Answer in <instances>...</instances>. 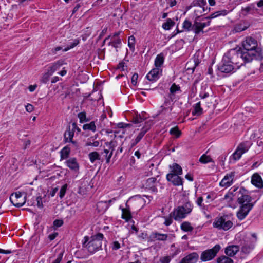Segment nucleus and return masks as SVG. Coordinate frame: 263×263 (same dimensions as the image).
I'll use <instances>...</instances> for the list:
<instances>
[{
	"label": "nucleus",
	"mask_w": 263,
	"mask_h": 263,
	"mask_svg": "<svg viewBox=\"0 0 263 263\" xmlns=\"http://www.w3.org/2000/svg\"><path fill=\"white\" fill-rule=\"evenodd\" d=\"M63 64V63L62 61H58L49 66L47 70H48L50 73L53 74L55 71L59 70Z\"/></svg>",
	"instance_id": "nucleus-25"
},
{
	"label": "nucleus",
	"mask_w": 263,
	"mask_h": 263,
	"mask_svg": "<svg viewBox=\"0 0 263 263\" xmlns=\"http://www.w3.org/2000/svg\"><path fill=\"white\" fill-rule=\"evenodd\" d=\"M239 250V247L237 245H232L225 249V253L229 256H234Z\"/></svg>",
	"instance_id": "nucleus-23"
},
{
	"label": "nucleus",
	"mask_w": 263,
	"mask_h": 263,
	"mask_svg": "<svg viewBox=\"0 0 263 263\" xmlns=\"http://www.w3.org/2000/svg\"><path fill=\"white\" fill-rule=\"evenodd\" d=\"M52 74L50 73V72L47 70V72L45 73L42 77L41 80V82L43 83H46L49 80V77Z\"/></svg>",
	"instance_id": "nucleus-43"
},
{
	"label": "nucleus",
	"mask_w": 263,
	"mask_h": 263,
	"mask_svg": "<svg viewBox=\"0 0 263 263\" xmlns=\"http://www.w3.org/2000/svg\"><path fill=\"white\" fill-rule=\"evenodd\" d=\"M257 42L253 37L248 36L242 42V46L245 50H257Z\"/></svg>",
	"instance_id": "nucleus-11"
},
{
	"label": "nucleus",
	"mask_w": 263,
	"mask_h": 263,
	"mask_svg": "<svg viewBox=\"0 0 263 263\" xmlns=\"http://www.w3.org/2000/svg\"><path fill=\"white\" fill-rule=\"evenodd\" d=\"M109 153H110V152L107 149V148L104 147V151L103 153H102V154L103 155V157H105V158L106 159V163H107V159H108V154L109 155Z\"/></svg>",
	"instance_id": "nucleus-59"
},
{
	"label": "nucleus",
	"mask_w": 263,
	"mask_h": 263,
	"mask_svg": "<svg viewBox=\"0 0 263 263\" xmlns=\"http://www.w3.org/2000/svg\"><path fill=\"white\" fill-rule=\"evenodd\" d=\"M198 19L199 17L196 18L192 26V29L196 34H198L201 32L203 33V28L209 26L211 23V21H208L207 22H201L199 21Z\"/></svg>",
	"instance_id": "nucleus-10"
},
{
	"label": "nucleus",
	"mask_w": 263,
	"mask_h": 263,
	"mask_svg": "<svg viewBox=\"0 0 263 263\" xmlns=\"http://www.w3.org/2000/svg\"><path fill=\"white\" fill-rule=\"evenodd\" d=\"M180 229L182 231L185 232H192L194 228L191 226V223L189 221L183 222L180 226Z\"/></svg>",
	"instance_id": "nucleus-30"
},
{
	"label": "nucleus",
	"mask_w": 263,
	"mask_h": 263,
	"mask_svg": "<svg viewBox=\"0 0 263 263\" xmlns=\"http://www.w3.org/2000/svg\"><path fill=\"white\" fill-rule=\"evenodd\" d=\"M202 113V108L201 107L200 102L196 103L194 106V110L192 112L193 116H200Z\"/></svg>",
	"instance_id": "nucleus-31"
},
{
	"label": "nucleus",
	"mask_w": 263,
	"mask_h": 263,
	"mask_svg": "<svg viewBox=\"0 0 263 263\" xmlns=\"http://www.w3.org/2000/svg\"><path fill=\"white\" fill-rule=\"evenodd\" d=\"M117 146V142L115 140H111L109 142L105 143V148L110 152L109 155L108 154L107 163H109L110 158H111L113 152L115 150V148Z\"/></svg>",
	"instance_id": "nucleus-19"
},
{
	"label": "nucleus",
	"mask_w": 263,
	"mask_h": 263,
	"mask_svg": "<svg viewBox=\"0 0 263 263\" xmlns=\"http://www.w3.org/2000/svg\"><path fill=\"white\" fill-rule=\"evenodd\" d=\"M116 200V199L115 198H112V199L111 200H109L107 201H105V202H103V201H100V202H99L97 204V208H99V206H100L102 204H105L106 205V208H108V205H107V204H110V203H111L112 202H114Z\"/></svg>",
	"instance_id": "nucleus-50"
},
{
	"label": "nucleus",
	"mask_w": 263,
	"mask_h": 263,
	"mask_svg": "<svg viewBox=\"0 0 263 263\" xmlns=\"http://www.w3.org/2000/svg\"><path fill=\"white\" fill-rule=\"evenodd\" d=\"M252 144V143L250 140L240 143L235 151L230 157V160L233 159L234 161L238 160L243 154L248 151Z\"/></svg>",
	"instance_id": "nucleus-7"
},
{
	"label": "nucleus",
	"mask_w": 263,
	"mask_h": 263,
	"mask_svg": "<svg viewBox=\"0 0 263 263\" xmlns=\"http://www.w3.org/2000/svg\"><path fill=\"white\" fill-rule=\"evenodd\" d=\"M129 126V124L124 123H118V126L119 128H121V129L119 131V132L121 131L122 133L124 134V128ZM116 133H118V132H116Z\"/></svg>",
	"instance_id": "nucleus-51"
},
{
	"label": "nucleus",
	"mask_w": 263,
	"mask_h": 263,
	"mask_svg": "<svg viewBox=\"0 0 263 263\" xmlns=\"http://www.w3.org/2000/svg\"><path fill=\"white\" fill-rule=\"evenodd\" d=\"M170 90L171 93L173 95L175 93H176L177 91H180V87L178 85H176L175 83H173L172 85V86L170 89Z\"/></svg>",
	"instance_id": "nucleus-47"
},
{
	"label": "nucleus",
	"mask_w": 263,
	"mask_h": 263,
	"mask_svg": "<svg viewBox=\"0 0 263 263\" xmlns=\"http://www.w3.org/2000/svg\"><path fill=\"white\" fill-rule=\"evenodd\" d=\"M246 28V27H242L241 25H238L235 27V30L236 32H241L245 30Z\"/></svg>",
	"instance_id": "nucleus-61"
},
{
	"label": "nucleus",
	"mask_w": 263,
	"mask_h": 263,
	"mask_svg": "<svg viewBox=\"0 0 263 263\" xmlns=\"http://www.w3.org/2000/svg\"><path fill=\"white\" fill-rule=\"evenodd\" d=\"M122 218L126 221H129L132 217V214L129 210V206L126 204V208L122 209Z\"/></svg>",
	"instance_id": "nucleus-24"
},
{
	"label": "nucleus",
	"mask_w": 263,
	"mask_h": 263,
	"mask_svg": "<svg viewBox=\"0 0 263 263\" xmlns=\"http://www.w3.org/2000/svg\"><path fill=\"white\" fill-rule=\"evenodd\" d=\"M63 252H61L58 254L57 258L52 263H60L63 257Z\"/></svg>",
	"instance_id": "nucleus-57"
},
{
	"label": "nucleus",
	"mask_w": 263,
	"mask_h": 263,
	"mask_svg": "<svg viewBox=\"0 0 263 263\" xmlns=\"http://www.w3.org/2000/svg\"><path fill=\"white\" fill-rule=\"evenodd\" d=\"M193 209V204L189 201H186L183 205L175 208L171 212L173 219L177 221H181L190 215Z\"/></svg>",
	"instance_id": "nucleus-5"
},
{
	"label": "nucleus",
	"mask_w": 263,
	"mask_h": 263,
	"mask_svg": "<svg viewBox=\"0 0 263 263\" xmlns=\"http://www.w3.org/2000/svg\"><path fill=\"white\" fill-rule=\"evenodd\" d=\"M231 55L238 62V64L242 65L243 63L251 62L253 59H260L261 61L260 69L263 67V57L258 50H242L236 48L231 49Z\"/></svg>",
	"instance_id": "nucleus-2"
},
{
	"label": "nucleus",
	"mask_w": 263,
	"mask_h": 263,
	"mask_svg": "<svg viewBox=\"0 0 263 263\" xmlns=\"http://www.w3.org/2000/svg\"><path fill=\"white\" fill-rule=\"evenodd\" d=\"M164 57L163 53L158 54L155 59V66L156 68H161L164 63Z\"/></svg>",
	"instance_id": "nucleus-26"
},
{
	"label": "nucleus",
	"mask_w": 263,
	"mask_h": 263,
	"mask_svg": "<svg viewBox=\"0 0 263 263\" xmlns=\"http://www.w3.org/2000/svg\"><path fill=\"white\" fill-rule=\"evenodd\" d=\"M121 44V40L118 38L113 41L109 42L108 44V46H111L115 48L119 47V45Z\"/></svg>",
	"instance_id": "nucleus-41"
},
{
	"label": "nucleus",
	"mask_w": 263,
	"mask_h": 263,
	"mask_svg": "<svg viewBox=\"0 0 263 263\" xmlns=\"http://www.w3.org/2000/svg\"><path fill=\"white\" fill-rule=\"evenodd\" d=\"M231 11V10L229 11L226 9H222L216 11L215 12L216 13L217 16L219 17L221 16H226Z\"/></svg>",
	"instance_id": "nucleus-49"
},
{
	"label": "nucleus",
	"mask_w": 263,
	"mask_h": 263,
	"mask_svg": "<svg viewBox=\"0 0 263 263\" xmlns=\"http://www.w3.org/2000/svg\"><path fill=\"white\" fill-rule=\"evenodd\" d=\"M170 104V102L168 100H165L163 105L161 106V110L159 111V114L162 113L164 110L166 109H170V111H172V107L169 106Z\"/></svg>",
	"instance_id": "nucleus-39"
},
{
	"label": "nucleus",
	"mask_w": 263,
	"mask_h": 263,
	"mask_svg": "<svg viewBox=\"0 0 263 263\" xmlns=\"http://www.w3.org/2000/svg\"><path fill=\"white\" fill-rule=\"evenodd\" d=\"M53 224L54 227L58 228L63 224V221L62 220L56 219L53 221Z\"/></svg>",
	"instance_id": "nucleus-56"
},
{
	"label": "nucleus",
	"mask_w": 263,
	"mask_h": 263,
	"mask_svg": "<svg viewBox=\"0 0 263 263\" xmlns=\"http://www.w3.org/2000/svg\"><path fill=\"white\" fill-rule=\"evenodd\" d=\"M220 249V246L217 244L212 249L203 251L200 255V259L203 262L211 260L216 256Z\"/></svg>",
	"instance_id": "nucleus-9"
},
{
	"label": "nucleus",
	"mask_w": 263,
	"mask_h": 263,
	"mask_svg": "<svg viewBox=\"0 0 263 263\" xmlns=\"http://www.w3.org/2000/svg\"><path fill=\"white\" fill-rule=\"evenodd\" d=\"M158 183L156 178L151 177L146 180L145 183L143 184V186L152 192L156 193L157 192V185Z\"/></svg>",
	"instance_id": "nucleus-13"
},
{
	"label": "nucleus",
	"mask_w": 263,
	"mask_h": 263,
	"mask_svg": "<svg viewBox=\"0 0 263 263\" xmlns=\"http://www.w3.org/2000/svg\"><path fill=\"white\" fill-rule=\"evenodd\" d=\"M66 165L70 170L74 171H78L79 168V165L76 158H70L65 162Z\"/></svg>",
	"instance_id": "nucleus-21"
},
{
	"label": "nucleus",
	"mask_w": 263,
	"mask_h": 263,
	"mask_svg": "<svg viewBox=\"0 0 263 263\" xmlns=\"http://www.w3.org/2000/svg\"><path fill=\"white\" fill-rule=\"evenodd\" d=\"M133 120V122L135 123H140L143 121V119L141 117H136Z\"/></svg>",
	"instance_id": "nucleus-63"
},
{
	"label": "nucleus",
	"mask_w": 263,
	"mask_h": 263,
	"mask_svg": "<svg viewBox=\"0 0 263 263\" xmlns=\"http://www.w3.org/2000/svg\"><path fill=\"white\" fill-rule=\"evenodd\" d=\"M100 145V142L98 141H95L93 142H87L86 143V146H93V147H98Z\"/></svg>",
	"instance_id": "nucleus-55"
},
{
	"label": "nucleus",
	"mask_w": 263,
	"mask_h": 263,
	"mask_svg": "<svg viewBox=\"0 0 263 263\" xmlns=\"http://www.w3.org/2000/svg\"><path fill=\"white\" fill-rule=\"evenodd\" d=\"M237 201L240 205L239 211L237 213L238 218L242 220L247 216L250 210L254 206V203L251 202L252 198L248 195V191L243 187H240L235 193Z\"/></svg>",
	"instance_id": "nucleus-1"
},
{
	"label": "nucleus",
	"mask_w": 263,
	"mask_h": 263,
	"mask_svg": "<svg viewBox=\"0 0 263 263\" xmlns=\"http://www.w3.org/2000/svg\"><path fill=\"white\" fill-rule=\"evenodd\" d=\"M26 110L29 112H31L33 110V106L31 104H27L25 106Z\"/></svg>",
	"instance_id": "nucleus-62"
},
{
	"label": "nucleus",
	"mask_w": 263,
	"mask_h": 263,
	"mask_svg": "<svg viewBox=\"0 0 263 263\" xmlns=\"http://www.w3.org/2000/svg\"><path fill=\"white\" fill-rule=\"evenodd\" d=\"M35 201H36V205L39 208H43V205L42 202V198L41 196H39L36 197L35 198Z\"/></svg>",
	"instance_id": "nucleus-54"
},
{
	"label": "nucleus",
	"mask_w": 263,
	"mask_h": 263,
	"mask_svg": "<svg viewBox=\"0 0 263 263\" xmlns=\"http://www.w3.org/2000/svg\"><path fill=\"white\" fill-rule=\"evenodd\" d=\"M67 188V184H64L61 188L60 193H59V197L61 199L64 197L65 196V194L66 193V191Z\"/></svg>",
	"instance_id": "nucleus-48"
},
{
	"label": "nucleus",
	"mask_w": 263,
	"mask_h": 263,
	"mask_svg": "<svg viewBox=\"0 0 263 263\" xmlns=\"http://www.w3.org/2000/svg\"><path fill=\"white\" fill-rule=\"evenodd\" d=\"M78 117L80 120V123L88 121V119L86 118V114L84 111L79 113L78 114Z\"/></svg>",
	"instance_id": "nucleus-44"
},
{
	"label": "nucleus",
	"mask_w": 263,
	"mask_h": 263,
	"mask_svg": "<svg viewBox=\"0 0 263 263\" xmlns=\"http://www.w3.org/2000/svg\"><path fill=\"white\" fill-rule=\"evenodd\" d=\"M199 259L197 252H192L183 257L179 263H196Z\"/></svg>",
	"instance_id": "nucleus-16"
},
{
	"label": "nucleus",
	"mask_w": 263,
	"mask_h": 263,
	"mask_svg": "<svg viewBox=\"0 0 263 263\" xmlns=\"http://www.w3.org/2000/svg\"><path fill=\"white\" fill-rule=\"evenodd\" d=\"M234 176L235 173L234 172L227 174L220 182V185L224 187L231 186L233 183Z\"/></svg>",
	"instance_id": "nucleus-15"
},
{
	"label": "nucleus",
	"mask_w": 263,
	"mask_h": 263,
	"mask_svg": "<svg viewBox=\"0 0 263 263\" xmlns=\"http://www.w3.org/2000/svg\"><path fill=\"white\" fill-rule=\"evenodd\" d=\"M103 237L102 233H98L92 236L90 239L88 236H85L82 246L84 248H86L89 253L93 254L101 249Z\"/></svg>",
	"instance_id": "nucleus-4"
},
{
	"label": "nucleus",
	"mask_w": 263,
	"mask_h": 263,
	"mask_svg": "<svg viewBox=\"0 0 263 263\" xmlns=\"http://www.w3.org/2000/svg\"><path fill=\"white\" fill-rule=\"evenodd\" d=\"M231 50L230 49L223 57L221 64L218 67V69L221 72L231 73L234 72L235 70L239 69L240 65L238 64L234 57L231 55Z\"/></svg>",
	"instance_id": "nucleus-3"
},
{
	"label": "nucleus",
	"mask_w": 263,
	"mask_h": 263,
	"mask_svg": "<svg viewBox=\"0 0 263 263\" xmlns=\"http://www.w3.org/2000/svg\"><path fill=\"white\" fill-rule=\"evenodd\" d=\"M254 248L252 245H246L241 248V251L245 254H249Z\"/></svg>",
	"instance_id": "nucleus-38"
},
{
	"label": "nucleus",
	"mask_w": 263,
	"mask_h": 263,
	"mask_svg": "<svg viewBox=\"0 0 263 263\" xmlns=\"http://www.w3.org/2000/svg\"><path fill=\"white\" fill-rule=\"evenodd\" d=\"M70 153V148L68 146L64 147L61 151V158L62 159L67 158Z\"/></svg>",
	"instance_id": "nucleus-36"
},
{
	"label": "nucleus",
	"mask_w": 263,
	"mask_h": 263,
	"mask_svg": "<svg viewBox=\"0 0 263 263\" xmlns=\"http://www.w3.org/2000/svg\"><path fill=\"white\" fill-rule=\"evenodd\" d=\"M120 248V244L118 241H116L112 243V250H116L119 249Z\"/></svg>",
	"instance_id": "nucleus-60"
},
{
	"label": "nucleus",
	"mask_w": 263,
	"mask_h": 263,
	"mask_svg": "<svg viewBox=\"0 0 263 263\" xmlns=\"http://www.w3.org/2000/svg\"><path fill=\"white\" fill-rule=\"evenodd\" d=\"M135 38L133 35H131L128 37V46L130 49L133 51L135 50Z\"/></svg>",
	"instance_id": "nucleus-37"
},
{
	"label": "nucleus",
	"mask_w": 263,
	"mask_h": 263,
	"mask_svg": "<svg viewBox=\"0 0 263 263\" xmlns=\"http://www.w3.org/2000/svg\"><path fill=\"white\" fill-rule=\"evenodd\" d=\"M217 263H234L233 260L226 256H221L217 259Z\"/></svg>",
	"instance_id": "nucleus-33"
},
{
	"label": "nucleus",
	"mask_w": 263,
	"mask_h": 263,
	"mask_svg": "<svg viewBox=\"0 0 263 263\" xmlns=\"http://www.w3.org/2000/svg\"><path fill=\"white\" fill-rule=\"evenodd\" d=\"M79 43V41L78 39H76L73 41V42L71 43H70L69 45H68V47L65 48L63 51H67L68 50L73 48L75 46H76Z\"/></svg>",
	"instance_id": "nucleus-46"
},
{
	"label": "nucleus",
	"mask_w": 263,
	"mask_h": 263,
	"mask_svg": "<svg viewBox=\"0 0 263 263\" xmlns=\"http://www.w3.org/2000/svg\"><path fill=\"white\" fill-rule=\"evenodd\" d=\"M58 233L54 232L50 234H49L48 236V238L49 239L50 241L53 240L58 235Z\"/></svg>",
	"instance_id": "nucleus-58"
},
{
	"label": "nucleus",
	"mask_w": 263,
	"mask_h": 263,
	"mask_svg": "<svg viewBox=\"0 0 263 263\" xmlns=\"http://www.w3.org/2000/svg\"><path fill=\"white\" fill-rule=\"evenodd\" d=\"M251 183L256 187L261 189L263 187V180L261 177L258 173H254L251 177Z\"/></svg>",
	"instance_id": "nucleus-18"
},
{
	"label": "nucleus",
	"mask_w": 263,
	"mask_h": 263,
	"mask_svg": "<svg viewBox=\"0 0 263 263\" xmlns=\"http://www.w3.org/2000/svg\"><path fill=\"white\" fill-rule=\"evenodd\" d=\"M233 225V222L227 215L216 217L213 223V227L223 231H228L232 227Z\"/></svg>",
	"instance_id": "nucleus-6"
},
{
	"label": "nucleus",
	"mask_w": 263,
	"mask_h": 263,
	"mask_svg": "<svg viewBox=\"0 0 263 263\" xmlns=\"http://www.w3.org/2000/svg\"><path fill=\"white\" fill-rule=\"evenodd\" d=\"M73 131L70 129V126H69L67 127V129L64 133V141L65 143L71 142L73 144H76V142L72 140L74 136Z\"/></svg>",
	"instance_id": "nucleus-22"
},
{
	"label": "nucleus",
	"mask_w": 263,
	"mask_h": 263,
	"mask_svg": "<svg viewBox=\"0 0 263 263\" xmlns=\"http://www.w3.org/2000/svg\"><path fill=\"white\" fill-rule=\"evenodd\" d=\"M88 158L92 163H94L96 160H101L102 162L103 161V159H101L100 154L97 152L90 153L88 154Z\"/></svg>",
	"instance_id": "nucleus-29"
},
{
	"label": "nucleus",
	"mask_w": 263,
	"mask_h": 263,
	"mask_svg": "<svg viewBox=\"0 0 263 263\" xmlns=\"http://www.w3.org/2000/svg\"><path fill=\"white\" fill-rule=\"evenodd\" d=\"M163 218L165 219V221L163 223L166 226H168L172 224L173 217L171 215V213L169 214L168 216H164Z\"/></svg>",
	"instance_id": "nucleus-45"
},
{
	"label": "nucleus",
	"mask_w": 263,
	"mask_h": 263,
	"mask_svg": "<svg viewBox=\"0 0 263 263\" xmlns=\"http://www.w3.org/2000/svg\"><path fill=\"white\" fill-rule=\"evenodd\" d=\"M153 238L159 241L167 240L168 238L171 236L170 234H161L158 232L153 233Z\"/></svg>",
	"instance_id": "nucleus-28"
},
{
	"label": "nucleus",
	"mask_w": 263,
	"mask_h": 263,
	"mask_svg": "<svg viewBox=\"0 0 263 263\" xmlns=\"http://www.w3.org/2000/svg\"><path fill=\"white\" fill-rule=\"evenodd\" d=\"M256 10L257 9L255 4L251 3L245 7H242L241 9V13L243 16H247L249 14H253Z\"/></svg>",
	"instance_id": "nucleus-20"
},
{
	"label": "nucleus",
	"mask_w": 263,
	"mask_h": 263,
	"mask_svg": "<svg viewBox=\"0 0 263 263\" xmlns=\"http://www.w3.org/2000/svg\"><path fill=\"white\" fill-rule=\"evenodd\" d=\"M172 259V257L170 256H166L160 258L161 263H170Z\"/></svg>",
	"instance_id": "nucleus-53"
},
{
	"label": "nucleus",
	"mask_w": 263,
	"mask_h": 263,
	"mask_svg": "<svg viewBox=\"0 0 263 263\" xmlns=\"http://www.w3.org/2000/svg\"><path fill=\"white\" fill-rule=\"evenodd\" d=\"M10 200L15 206L21 207L26 201V194L20 191L12 193L10 196Z\"/></svg>",
	"instance_id": "nucleus-8"
},
{
	"label": "nucleus",
	"mask_w": 263,
	"mask_h": 263,
	"mask_svg": "<svg viewBox=\"0 0 263 263\" xmlns=\"http://www.w3.org/2000/svg\"><path fill=\"white\" fill-rule=\"evenodd\" d=\"M199 162L203 164H206L209 162H213V160L210 156L203 154L199 158Z\"/></svg>",
	"instance_id": "nucleus-35"
},
{
	"label": "nucleus",
	"mask_w": 263,
	"mask_h": 263,
	"mask_svg": "<svg viewBox=\"0 0 263 263\" xmlns=\"http://www.w3.org/2000/svg\"><path fill=\"white\" fill-rule=\"evenodd\" d=\"M171 173L172 174L181 175L182 174V167L177 163H173L172 165H170Z\"/></svg>",
	"instance_id": "nucleus-27"
},
{
	"label": "nucleus",
	"mask_w": 263,
	"mask_h": 263,
	"mask_svg": "<svg viewBox=\"0 0 263 263\" xmlns=\"http://www.w3.org/2000/svg\"><path fill=\"white\" fill-rule=\"evenodd\" d=\"M174 25L175 22L171 18H168L167 19L166 22L163 24L162 28L166 30H170Z\"/></svg>",
	"instance_id": "nucleus-34"
},
{
	"label": "nucleus",
	"mask_w": 263,
	"mask_h": 263,
	"mask_svg": "<svg viewBox=\"0 0 263 263\" xmlns=\"http://www.w3.org/2000/svg\"><path fill=\"white\" fill-rule=\"evenodd\" d=\"M226 159V155H222L218 158L219 161L220 162L221 165L224 164V162L225 161Z\"/></svg>",
	"instance_id": "nucleus-64"
},
{
	"label": "nucleus",
	"mask_w": 263,
	"mask_h": 263,
	"mask_svg": "<svg viewBox=\"0 0 263 263\" xmlns=\"http://www.w3.org/2000/svg\"><path fill=\"white\" fill-rule=\"evenodd\" d=\"M162 72L161 68H154L147 73L146 77L150 81H156L161 75Z\"/></svg>",
	"instance_id": "nucleus-14"
},
{
	"label": "nucleus",
	"mask_w": 263,
	"mask_h": 263,
	"mask_svg": "<svg viewBox=\"0 0 263 263\" xmlns=\"http://www.w3.org/2000/svg\"><path fill=\"white\" fill-rule=\"evenodd\" d=\"M179 175L168 174L166 175V179L168 181L171 182L172 184L176 186L182 185L183 181Z\"/></svg>",
	"instance_id": "nucleus-17"
},
{
	"label": "nucleus",
	"mask_w": 263,
	"mask_h": 263,
	"mask_svg": "<svg viewBox=\"0 0 263 263\" xmlns=\"http://www.w3.org/2000/svg\"><path fill=\"white\" fill-rule=\"evenodd\" d=\"M192 26L191 22L189 20H185L183 23L182 27L185 30L190 31L192 29Z\"/></svg>",
	"instance_id": "nucleus-42"
},
{
	"label": "nucleus",
	"mask_w": 263,
	"mask_h": 263,
	"mask_svg": "<svg viewBox=\"0 0 263 263\" xmlns=\"http://www.w3.org/2000/svg\"><path fill=\"white\" fill-rule=\"evenodd\" d=\"M138 78V74L137 73H135L132 77L131 82L134 86H136L137 83V80Z\"/></svg>",
	"instance_id": "nucleus-52"
},
{
	"label": "nucleus",
	"mask_w": 263,
	"mask_h": 263,
	"mask_svg": "<svg viewBox=\"0 0 263 263\" xmlns=\"http://www.w3.org/2000/svg\"><path fill=\"white\" fill-rule=\"evenodd\" d=\"M170 133L171 135L175 136L176 138L179 137L181 135V132L177 127L172 128L170 130Z\"/></svg>",
	"instance_id": "nucleus-40"
},
{
	"label": "nucleus",
	"mask_w": 263,
	"mask_h": 263,
	"mask_svg": "<svg viewBox=\"0 0 263 263\" xmlns=\"http://www.w3.org/2000/svg\"><path fill=\"white\" fill-rule=\"evenodd\" d=\"M149 129V127L146 126L142 127L136 137L131 140L130 143V148H132L136 145L141 141Z\"/></svg>",
	"instance_id": "nucleus-12"
},
{
	"label": "nucleus",
	"mask_w": 263,
	"mask_h": 263,
	"mask_svg": "<svg viewBox=\"0 0 263 263\" xmlns=\"http://www.w3.org/2000/svg\"><path fill=\"white\" fill-rule=\"evenodd\" d=\"M83 129L84 130H89L92 132H95L96 130V126L94 121H92L89 123L85 124L83 126Z\"/></svg>",
	"instance_id": "nucleus-32"
}]
</instances>
